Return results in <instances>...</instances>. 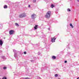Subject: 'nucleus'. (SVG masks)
<instances>
[{
  "instance_id": "nucleus-14",
  "label": "nucleus",
  "mask_w": 79,
  "mask_h": 79,
  "mask_svg": "<svg viewBox=\"0 0 79 79\" xmlns=\"http://www.w3.org/2000/svg\"><path fill=\"white\" fill-rule=\"evenodd\" d=\"M51 8H53V7H54V6H53V5L52 4L51 6Z\"/></svg>"
},
{
  "instance_id": "nucleus-20",
  "label": "nucleus",
  "mask_w": 79,
  "mask_h": 79,
  "mask_svg": "<svg viewBox=\"0 0 79 79\" xmlns=\"http://www.w3.org/2000/svg\"><path fill=\"white\" fill-rule=\"evenodd\" d=\"M4 69H6V67H4L3 68Z\"/></svg>"
},
{
  "instance_id": "nucleus-10",
  "label": "nucleus",
  "mask_w": 79,
  "mask_h": 79,
  "mask_svg": "<svg viewBox=\"0 0 79 79\" xmlns=\"http://www.w3.org/2000/svg\"><path fill=\"white\" fill-rule=\"evenodd\" d=\"M17 53H15L14 54V57L15 58H16V57H17V55H16Z\"/></svg>"
},
{
  "instance_id": "nucleus-12",
  "label": "nucleus",
  "mask_w": 79,
  "mask_h": 79,
  "mask_svg": "<svg viewBox=\"0 0 79 79\" xmlns=\"http://www.w3.org/2000/svg\"><path fill=\"white\" fill-rule=\"evenodd\" d=\"M15 24L16 26H17V27H18V26H19V24H18L17 23H15Z\"/></svg>"
},
{
  "instance_id": "nucleus-22",
  "label": "nucleus",
  "mask_w": 79,
  "mask_h": 79,
  "mask_svg": "<svg viewBox=\"0 0 79 79\" xmlns=\"http://www.w3.org/2000/svg\"><path fill=\"white\" fill-rule=\"evenodd\" d=\"M33 59H34V60H36V57H33Z\"/></svg>"
},
{
  "instance_id": "nucleus-1",
  "label": "nucleus",
  "mask_w": 79,
  "mask_h": 79,
  "mask_svg": "<svg viewBox=\"0 0 79 79\" xmlns=\"http://www.w3.org/2000/svg\"><path fill=\"white\" fill-rule=\"evenodd\" d=\"M50 15H51V11H48L45 15V16L46 18L48 19L49 18H50Z\"/></svg>"
},
{
  "instance_id": "nucleus-2",
  "label": "nucleus",
  "mask_w": 79,
  "mask_h": 79,
  "mask_svg": "<svg viewBox=\"0 0 79 79\" xmlns=\"http://www.w3.org/2000/svg\"><path fill=\"white\" fill-rule=\"evenodd\" d=\"M26 16V15L25 13H23L19 15V18H24Z\"/></svg>"
},
{
  "instance_id": "nucleus-19",
  "label": "nucleus",
  "mask_w": 79,
  "mask_h": 79,
  "mask_svg": "<svg viewBox=\"0 0 79 79\" xmlns=\"http://www.w3.org/2000/svg\"><path fill=\"white\" fill-rule=\"evenodd\" d=\"M25 79H30L29 78L27 77H25Z\"/></svg>"
},
{
  "instance_id": "nucleus-28",
  "label": "nucleus",
  "mask_w": 79,
  "mask_h": 79,
  "mask_svg": "<svg viewBox=\"0 0 79 79\" xmlns=\"http://www.w3.org/2000/svg\"><path fill=\"white\" fill-rule=\"evenodd\" d=\"M20 79H25V78H20Z\"/></svg>"
},
{
  "instance_id": "nucleus-34",
  "label": "nucleus",
  "mask_w": 79,
  "mask_h": 79,
  "mask_svg": "<svg viewBox=\"0 0 79 79\" xmlns=\"http://www.w3.org/2000/svg\"><path fill=\"white\" fill-rule=\"evenodd\" d=\"M72 0H70L71 1Z\"/></svg>"
},
{
  "instance_id": "nucleus-31",
  "label": "nucleus",
  "mask_w": 79,
  "mask_h": 79,
  "mask_svg": "<svg viewBox=\"0 0 79 79\" xmlns=\"http://www.w3.org/2000/svg\"><path fill=\"white\" fill-rule=\"evenodd\" d=\"M77 2H79V0H77Z\"/></svg>"
},
{
  "instance_id": "nucleus-5",
  "label": "nucleus",
  "mask_w": 79,
  "mask_h": 79,
  "mask_svg": "<svg viewBox=\"0 0 79 79\" xmlns=\"http://www.w3.org/2000/svg\"><path fill=\"white\" fill-rule=\"evenodd\" d=\"M15 31L13 30H11L9 31V34L10 35H11L13 34H14Z\"/></svg>"
},
{
  "instance_id": "nucleus-30",
  "label": "nucleus",
  "mask_w": 79,
  "mask_h": 79,
  "mask_svg": "<svg viewBox=\"0 0 79 79\" xmlns=\"http://www.w3.org/2000/svg\"><path fill=\"white\" fill-rule=\"evenodd\" d=\"M2 51L0 50V53H2Z\"/></svg>"
},
{
  "instance_id": "nucleus-9",
  "label": "nucleus",
  "mask_w": 79,
  "mask_h": 79,
  "mask_svg": "<svg viewBox=\"0 0 79 79\" xmlns=\"http://www.w3.org/2000/svg\"><path fill=\"white\" fill-rule=\"evenodd\" d=\"M37 26H38V25H35V27H34V28L35 30L37 29Z\"/></svg>"
},
{
  "instance_id": "nucleus-33",
  "label": "nucleus",
  "mask_w": 79,
  "mask_h": 79,
  "mask_svg": "<svg viewBox=\"0 0 79 79\" xmlns=\"http://www.w3.org/2000/svg\"><path fill=\"white\" fill-rule=\"evenodd\" d=\"M48 30H50V28H48Z\"/></svg>"
},
{
  "instance_id": "nucleus-21",
  "label": "nucleus",
  "mask_w": 79,
  "mask_h": 79,
  "mask_svg": "<svg viewBox=\"0 0 79 79\" xmlns=\"http://www.w3.org/2000/svg\"><path fill=\"white\" fill-rule=\"evenodd\" d=\"M2 27V24H0V27Z\"/></svg>"
},
{
  "instance_id": "nucleus-8",
  "label": "nucleus",
  "mask_w": 79,
  "mask_h": 79,
  "mask_svg": "<svg viewBox=\"0 0 79 79\" xmlns=\"http://www.w3.org/2000/svg\"><path fill=\"white\" fill-rule=\"evenodd\" d=\"M3 7L5 9H6L8 8V6L6 5H4Z\"/></svg>"
},
{
  "instance_id": "nucleus-32",
  "label": "nucleus",
  "mask_w": 79,
  "mask_h": 79,
  "mask_svg": "<svg viewBox=\"0 0 79 79\" xmlns=\"http://www.w3.org/2000/svg\"><path fill=\"white\" fill-rule=\"evenodd\" d=\"M77 79H79V77H78Z\"/></svg>"
},
{
  "instance_id": "nucleus-15",
  "label": "nucleus",
  "mask_w": 79,
  "mask_h": 79,
  "mask_svg": "<svg viewBox=\"0 0 79 79\" xmlns=\"http://www.w3.org/2000/svg\"><path fill=\"white\" fill-rule=\"evenodd\" d=\"M6 77H4L3 78H2V79H6Z\"/></svg>"
},
{
  "instance_id": "nucleus-11",
  "label": "nucleus",
  "mask_w": 79,
  "mask_h": 79,
  "mask_svg": "<svg viewBox=\"0 0 79 79\" xmlns=\"http://www.w3.org/2000/svg\"><path fill=\"white\" fill-rule=\"evenodd\" d=\"M52 59H56V56H54L52 57Z\"/></svg>"
},
{
  "instance_id": "nucleus-24",
  "label": "nucleus",
  "mask_w": 79,
  "mask_h": 79,
  "mask_svg": "<svg viewBox=\"0 0 79 79\" xmlns=\"http://www.w3.org/2000/svg\"><path fill=\"white\" fill-rule=\"evenodd\" d=\"M64 63H67V61H66V60L65 61Z\"/></svg>"
},
{
  "instance_id": "nucleus-29",
  "label": "nucleus",
  "mask_w": 79,
  "mask_h": 79,
  "mask_svg": "<svg viewBox=\"0 0 79 79\" xmlns=\"http://www.w3.org/2000/svg\"><path fill=\"white\" fill-rule=\"evenodd\" d=\"M28 7H31V5H28Z\"/></svg>"
},
{
  "instance_id": "nucleus-13",
  "label": "nucleus",
  "mask_w": 79,
  "mask_h": 79,
  "mask_svg": "<svg viewBox=\"0 0 79 79\" xmlns=\"http://www.w3.org/2000/svg\"><path fill=\"white\" fill-rule=\"evenodd\" d=\"M13 52H14V53H17V51H16V50H13Z\"/></svg>"
},
{
  "instance_id": "nucleus-27",
  "label": "nucleus",
  "mask_w": 79,
  "mask_h": 79,
  "mask_svg": "<svg viewBox=\"0 0 79 79\" xmlns=\"http://www.w3.org/2000/svg\"><path fill=\"white\" fill-rule=\"evenodd\" d=\"M70 26H72V24L70 23Z\"/></svg>"
},
{
  "instance_id": "nucleus-4",
  "label": "nucleus",
  "mask_w": 79,
  "mask_h": 79,
  "mask_svg": "<svg viewBox=\"0 0 79 79\" xmlns=\"http://www.w3.org/2000/svg\"><path fill=\"white\" fill-rule=\"evenodd\" d=\"M55 40H56V38L54 37L53 38H51V42H55Z\"/></svg>"
},
{
  "instance_id": "nucleus-7",
  "label": "nucleus",
  "mask_w": 79,
  "mask_h": 79,
  "mask_svg": "<svg viewBox=\"0 0 79 79\" xmlns=\"http://www.w3.org/2000/svg\"><path fill=\"white\" fill-rule=\"evenodd\" d=\"M1 58L4 60H5L6 59V58L5 56H1Z\"/></svg>"
},
{
  "instance_id": "nucleus-35",
  "label": "nucleus",
  "mask_w": 79,
  "mask_h": 79,
  "mask_svg": "<svg viewBox=\"0 0 79 79\" xmlns=\"http://www.w3.org/2000/svg\"><path fill=\"white\" fill-rule=\"evenodd\" d=\"M0 79H1V78H0Z\"/></svg>"
},
{
  "instance_id": "nucleus-25",
  "label": "nucleus",
  "mask_w": 79,
  "mask_h": 79,
  "mask_svg": "<svg viewBox=\"0 0 79 79\" xmlns=\"http://www.w3.org/2000/svg\"><path fill=\"white\" fill-rule=\"evenodd\" d=\"M31 62H32V61H34V60H31Z\"/></svg>"
},
{
  "instance_id": "nucleus-18",
  "label": "nucleus",
  "mask_w": 79,
  "mask_h": 79,
  "mask_svg": "<svg viewBox=\"0 0 79 79\" xmlns=\"http://www.w3.org/2000/svg\"><path fill=\"white\" fill-rule=\"evenodd\" d=\"M55 77H58V74H56L55 75Z\"/></svg>"
},
{
  "instance_id": "nucleus-3",
  "label": "nucleus",
  "mask_w": 79,
  "mask_h": 79,
  "mask_svg": "<svg viewBox=\"0 0 79 79\" xmlns=\"http://www.w3.org/2000/svg\"><path fill=\"white\" fill-rule=\"evenodd\" d=\"M31 18L33 19H35V18H36V15L35 14H33L32 15H31Z\"/></svg>"
},
{
  "instance_id": "nucleus-17",
  "label": "nucleus",
  "mask_w": 79,
  "mask_h": 79,
  "mask_svg": "<svg viewBox=\"0 0 79 79\" xmlns=\"http://www.w3.org/2000/svg\"><path fill=\"white\" fill-rule=\"evenodd\" d=\"M33 3H35L36 2V0H33Z\"/></svg>"
},
{
  "instance_id": "nucleus-23",
  "label": "nucleus",
  "mask_w": 79,
  "mask_h": 79,
  "mask_svg": "<svg viewBox=\"0 0 79 79\" xmlns=\"http://www.w3.org/2000/svg\"><path fill=\"white\" fill-rule=\"evenodd\" d=\"M24 54L26 55V52H24Z\"/></svg>"
},
{
  "instance_id": "nucleus-26",
  "label": "nucleus",
  "mask_w": 79,
  "mask_h": 79,
  "mask_svg": "<svg viewBox=\"0 0 79 79\" xmlns=\"http://www.w3.org/2000/svg\"><path fill=\"white\" fill-rule=\"evenodd\" d=\"M71 27H72V28H73V27H74L72 25V26H71Z\"/></svg>"
},
{
  "instance_id": "nucleus-16",
  "label": "nucleus",
  "mask_w": 79,
  "mask_h": 79,
  "mask_svg": "<svg viewBox=\"0 0 79 79\" xmlns=\"http://www.w3.org/2000/svg\"><path fill=\"white\" fill-rule=\"evenodd\" d=\"M67 11H71V10H70L69 8H68L67 9Z\"/></svg>"
},
{
  "instance_id": "nucleus-6",
  "label": "nucleus",
  "mask_w": 79,
  "mask_h": 79,
  "mask_svg": "<svg viewBox=\"0 0 79 79\" xmlns=\"http://www.w3.org/2000/svg\"><path fill=\"white\" fill-rule=\"evenodd\" d=\"M3 44V41H2V40H0V45L1 46H2V45Z\"/></svg>"
}]
</instances>
